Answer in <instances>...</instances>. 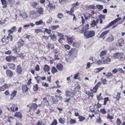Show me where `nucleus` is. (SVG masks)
<instances>
[{
  "label": "nucleus",
  "instance_id": "14",
  "mask_svg": "<svg viewBox=\"0 0 125 125\" xmlns=\"http://www.w3.org/2000/svg\"><path fill=\"white\" fill-rule=\"evenodd\" d=\"M76 9V8L75 7H72L71 9V10L70 11H66V12L68 14L71 15H73L72 14V13H73L74 11Z\"/></svg>",
  "mask_w": 125,
  "mask_h": 125
},
{
  "label": "nucleus",
  "instance_id": "24",
  "mask_svg": "<svg viewBox=\"0 0 125 125\" xmlns=\"http://www.w3.org/2000/svg\"><path fill=\"white\" fill-rule=\"evenodd\" d=\"M111 61V59L109 58H107L105 60L103 61L104 64H109Z\"/></svg>",
  "mask_w": 125,
  "mask_h": 125
},
{
  "label": "nucleus",
  "instance_id": "49",
  "mask_svg": "<svg viewBox=\"0 0 125 125\" xmlns=\"http://www.w3.org/2000/svg\"><path fill=\"white\" fill-rule=\"evenodd\" d=\"M34 32L38 34L39 32H42V31L40 29H36L35 30Z\"/></svg>",
  "mask_w": 125,
  "mask_h": 125
},
{
  "label": "nucleus",
  "instance_id": "64",
  "mask_svg": "<svg viewBox=\"0 0 125 125\" xmlns=\"http://www.w3.org/2000/svg\"><path fill=\"white\" fill-rule=\"evenodd\" d=\"M15 106V105L13 104L10 107V109L13 112L14 111V108Z\"/></svg>",
  "mask_w": 125,
  "mask_h": 125
},
{
  "label": "nucleus",
  "instance_id": "15",
  "mask_svg": "<svg viewBox=\"0 0 125 125\" xmlns=\"http://www.w3.org/2000/svg\"><path fill=\"white\" fill-rule=\"evenodd\" d=\"M17 92L16 91L14 90L12 92L11 95V96L10 98V99L12 100L13 98H14Z\"/></svg>",
  "mask_w": 125,
  "mask_h": 125
},
{
  "label": "nucleus",
  "instance_id": "28",
  "mask_svg": "<svg viewBox=\"0 0 125 125\" xmlns=\"http://www.w3.org/2000/svg\"><path fill=\"white\" fill-rule=\"evenodd\" d=\"M101 83L100 82H99L94 87V90H95V91H93L92 92L94 93L96 92V89H97L99 86L100 84Z\"/></svg>",
  "mask_w": 125,
  "mask_h": 125
},
{
  "label": "nucleus",
  "instance_id": "7",
  "mask_svg": "<svg viewBox=\"0 0 125 125\" xmlns=\"http://www.w3.org/2000/svg\"><path fill=\"white\" fill-rule=\"evenodd\" d=\"M123 54L121 53H115L113 54V57L115 59H117L119 58Z\"/></svg>",
  "mask_w": 125,
  "mask_h": 125
},
{
  "label": "nucleus",
  "instance_id": "35",
  "mask_svg": "<svg viewBox=\"0 0 125 125\" xmlns=\"http://www.w3.org/2000/svg\"><path fill=\"white\" fill-rule=\"evenodd\" d=\"M119 45L122 46L124 44V40L123 39H120L118 41Z\"/></svg>",
  "mask_w": 125,
  "mask_h": 125
},
{
  "label": "nucleus",
  "instance_id": "59",
  "mask_svg": "<svg viewBox=\"0 0 125 125\" xmlns=\"http://www.w3.org/2000/svg\"><path fill=\"white\" fill-rule=\"evenodd\" d=\"M64 41V39L63 38H60L58 40L59 42L61 43H62V42Z\"/></svg>",
  "mask_w": 125,
  "mask_h": 125
},
{
  "label": "nucleus",
  "instance_id": "21",
  "mask_svg": "<svg viewBox=\"0 0 125 125\" xmlns=\"http://www.w3.org/2000/svg\"><path fill=\"white\" fill-rule=\"evenodd\" d=\"M6 60L8 62H10L11 61V60L12 59H14L15 60L16 58L15 57H13V56H9L6 57Z\"/></svg>",
  "mask_w": 125,
  "mask_h": 125
},
{
  "label": "nucleus",
  "instance_id": "4",
  "mask_svg": "<svg viewBox=\"0 0 125 125\" xmlns=\"http://www.w3.org/2000/svg\"><path fill=\"white\" fill-rule=\"evenodd\" d=\"M77 52V51L75 49L72 48L69 51V55L70 56L71 55H74L75 54H76Z\"/></svg>",
  "mask_w": 125,
  "mask_h": 125
},
{
  "label": "nucleus",
  "instance_id": "3",
  "mask_svg": "<svg viewBox=\"0 0 125 125\" xmlns=\"http://www.w3.org/2000/svg\"><path fill=\"white\" fill-rule=\"evenodd\" d=\"M7 39H8V40L9 42V41H14L17 40L15 36L14 35L12 36L10 34H8V35L7 36Z\"/></svg>",
  "mask_w": 125,
  "mask_h": 125
},
{
  "label": "nucleus",
  "instance_id": "61",
  "mask_svg": "<svg viewBox=\"0 0 125 125\" xmlns=\"http://www.w3.org/2000/svg\"><path fill=\"white\" fill-rule=\"evenodd\" d=\"M93 63H90L89 62H88L87 64V67H86V69H88L90 67V66L92 65Z\"/></svg>",
  "mask_w": 125,
  "mask_h": 125
},
{
  "label": "nucleus",
  "instance_id": "2",
  "mask_svg": "<svg viewBox=\"0 0 125 125\" xmlns=\"http://www.w3.org/2000/svg\"><path fill=\"white\" fill-rule=\"evenodd\" d=\"M121 19V18L120 17L118 18L115 19L114 20L112 21L106 26L105 28H108L110 26H111L113 25L115 23L117 22L120 20Z\"/></svg>",
  "mask_w": 125,
  "mask_h": 125
},
{
  "label": "nucleus",
  "instance_id": "40",
  "mask_svg": "<svg viewBox=\"0 0 125 125\" xmlns=\"http://www.w3.org/2000/svg\"><path fill=\"white\" fill-rule=\"evenodd\" d=\"M104 103L103 104V105H105L106 104L107 102L109 100V98L108 97H106L104 99Z\"/></svg>",
  "mask_w": 125,
  "mask_h": 125
},
{
  "label": "nucleus",
  "instance_id": "9",
  "mask_svg": "<svg viewBox=\"0 0 125 125\" xmlns=\"http://www.w3.org/2000/svg\"><path fill=\"white\" fill-rule=\"evenodd\" d=\"M66 37L67 41L68 42V43L70 44H71L73 42V38L72 37H70L68 36H66Z\"/></svg>",
  "mask_w": 125,
  "mask_h": 125
},
{
  "label": "nucleus",
  "instance_id": "38",
  "mask_svg": "<svg viewBox=\"0 0 125 125\" xmlns=\"http://www.w3.org/2000/svg\"><path fill=\"white\" fill-rule=\"evenodd\" d=\"M35 24L36 25H39L43 24L42 21V20H40L38 21H37L35 22Z\"/></svg>",
  "mask_w": 125,
  "mask_h": 125
},
{
  "label": "nucleus",
  "instance_id": "25",
  "mask_svg": "<svg viewBox=\"0 0 125 125\" xmlns=\"http://www.w3.org/2000/svg\"><path fill=\"white\" fill-rule=\"evenodd\" d=\"M14 116L15 117H17V118H21L22 116L21 114L19 112H17L15 113Z\"/></svg>",
  "mask_w": 125,
  "mask_h": 125
},
{
  "label": "nucleus",
  "instance_id": "5",
  "mask_svg": "<svg viewBox=\"0 0 125 125\" xmlns=\"http://www.w3.org/2000/svg\"><path fill=\"white\" fill-rule=\"evenodd\" d=\"M49 4L46 6V8L48 10H52L53 9H54L55 8V6L54 5H53L52 3H50L49 2Z\"/></svg>",
  "mask_w": 125,
  "mask_h": 125
},
{
  "label": "nucleus",
  "instance_id": "50",
  "mask_svg": "<svg viewBox=\"0 0 125 125\" xmlns=\"http://www.w3.org/2000/svg\"><path fill=\"white\" fill-rule=\"evenodd\" d=\"M80 4V3H79L78 2H77L75 3L74 4H72V7H75L76 8V7L75 6H77L79 5V4Z\"/></svg>",
  "mask_w": 125,
  "mask_h": 125
},
{
  "label": "nucleus",
  "instance_id": "8",
  "mask_svg": "<svg viewBox=\"0 0 125 125\" xmlns=\"http://www.w3.org/2000/svg\"><path fill=\"white\" fill-rule=\"evenodd\" d=\"M37 10L38 13L41 14H43L44 10L41 7H39L37 8Z\"/></svg>",
  "mask_w": 125,
  "mask_h": 125
},
{
  "label": "nucleus",
  "instance_id": "20",
  "mask_svg": "<svg viewBox=\"0 0 125 125\" xmlns=\"http://www.w3.org/2000/svg\"><path fill=\"white\" fill-rule=\"evenodd\" d=\"M16 70L17 72L19 73H21L22 71L21 67L19 65L17 66Z\"/></svg>",
  "mask_w": 125,
  "mask_h": 125
},
{
  "label": "nucleus",
  "instance_id": "52",
  "mask_svg": "<svg viewBox=\"0 0 125 125\" xmlns=\"http://www.w3.org/2000/svg\"><path fill=\"white\" fill-rule=\"evenodd\" d=\"M35 78L36 79L37 83H39V81H40V80L41 79L40 77L39 76H37L36 77H35Z\"/></svg>",
  "mask_w": 125,
  "mask_h": 125
},
{
  "label": "nucleus",
  "instance_id": "10",
  "mask_svg": "<svg viewBox=\"0 0 125 125\" xmlns=\"http://www.w3.org/2000/svg\"><path fill=\"white\" fill-rule=\"evenodd\" d=\"M38 107V105L36 103L32 104L30 107V109H32L33 110H35Z\"/></svg>",
  "mask_w": 125,
  "mask_h": 125
},
{
  "label": "nucleus",
  "instance_id": "48",
  "mask_svg": "<svg viewBox=\"0 0 125 125\" xmlns=\"http://www.w3.org/2000/svg\"><path fill=\"white\" fill-rule=\"evenodd\" d=\"M38 85L37 84H35L34 85L33 89L34 91L38 90Z\"/></svg>",
  "mask_w": 125,
  "mask_h": 125
},
{
  "label": "nucleus",
  "instance_id": "58",
  "mask_svg": "<svg viewBox=\"0 0 125 125\" xmlns=\"http://www.w3.org/2000/svg\"><path fill=\"white\" fill-rule=\"evenodd\" d=\"M79 75V73H77L75 74L74 75V79H78V77Z\"/></svg>",
  "mask_w": 125,
  "mask_h": 125
},
{
  "label": "nucleus",
  "instance_id": "13",
  "mask_svg": "<svg viewBox=\"0 0 125 125\" xmlns=\"http://www.w3.org/2000/svg\"><path fill=\"white\" fill-rule=\"evenodd\" d=\"M84 17L85 19L86 20L90 19L91 18H94V16L93 15L88 14L84 15Z\"/></svg>",
  "mask_w": 125,
  "mask_h": 125
},
{
  "label": "nucleus",
  "instance_id": "44",
  "mask_svg": "<svg viewBox=\"0 0 125 125\" xmlns=\"http://www.w3.org/2000/svg\"><path fill=\"white\" fill-rule=\"evenodd\" d=\"M96 63L98 65H101L103 63V61H101L99 60L96 62Z\"/></svg>",
  "mask_w": 125,
  "mask_h": 125
},
{
  "label": "nucleus",
  "instance_id": "12",
  "mask_svg": "<svg viewBox=\"0 0 125 125\" xmlns=\"http://www.w3.org/2000/svg\"><path fill=\"white\" fill-rule=\"evenodd\" d=\"M9 87L7 84H4V85L0 87V91H3Z\"/></svg>",
  "mask_w": 125,
  "mask_h": 125
},
{
  "label": "nucleus",
  "instance_id": "53",
  "mask_svg": "<svg viewBox=\"0 0 125 125\" xmlns=\"http://www.w3.org/2000/svg\"><path fill=\"white\" fill-rule=\"evenodd\" d=\"M57 124V120L55 119H54L51 125H56Z\"/></svg>",
  "mask_w": 125,
  "mask_h": 125
},
{
  "label": "nucleus",
  "instance_id": "17",
  "mask_svg": "<svg viewBox=\"0 0 125 125\" xmlns=\"http://www.w3.org/2000/svg\"><path fill=\"white\" fill-rule=\"evenodd\" d=\"M8 65L9 67V68L14 70L15 68V64L11 63H9L7 64Z\"/></svg>",
  "mask_w": 125,
  "mask_h": 125
},
{
  "label": "nucleus",
  "instance_id": "19",
  "mask_svg": "<svg viewBox=\"0 0 125 125\" xmlns=\"http://www.w3.org/2000/svg\"><path fill=\"white\" fill-rule=\"evenodd\" d=\"M43 69L45 72H48L50 70V67L48 65L46 64L44 65Z\"/></svg>",
  "mask_w": 125,
  "mask_h": 125
},
{
  "label": "nucleus",
  "instance_id": "32",
  "mask_svg": "<svg viewBox=\"0 0 125 125\" xmlns=\"http://www.w3.org/2000/svg\"><path fill=\"white\" fill-rule=\"evenodd\" d=\"M1 2L2 5H6L5 6H2L3 8H6L7 7L6 5V0H1Z\"/></svg>",
  "mask_w": 125,
  "mask_h": 125
},
{
  "label": "nucleus",
  "instance_id": "63",
  "mask_svg": "<svg viewBox=\"0 0 125 125\" xmlns=\"http://www.w3.org/2000/svg\"><path fill=\"white\" fill-rule=\"evenodd\" d=\"M37 125H44L43 122L41 121L39 122L37 124Z\"/></svg>",
  "mask_w": 125,
  "mask_h": 125
},
{
  "label": "nucleus",
  "instance_id": "37",
  "mask_svg": "<svg viewBox=\"0 0 125 125\" xmlns=\"http://www.w3.org/2000/svg\"><path fill=\"white\" fill-rule=\"evenodd\" d=\"M65 96H70L72 94H71L70 91L67 90L66 92Z\"/></svg>",
  "mask_w": 125,
  "mask_h": 125
},
{
  "label": "nucleus",
  "instance_id": "45",
  "mask_svg": "<svg viewBox=\"0 0 125 125\" xmlns=\"http://www.w3.org/2000/svg\"><path fill=\"white\" fill-rule=\"evenodd\" d=\"M103 6L101 5H96V7L99 9H103Z\"/></svg>",
  "mask_w": 125,
  "mask_h": 125
},
{
  "label": "nucleus",
  "instance_id": "41",
  "mask_svg": "<svg viewBox=\"0 0 125 125\" xmlns=\"http://www.w3.org/2000/svg\"><path fill=\"white\" fill-rule=\"evenodd\" d=\"M48 48L51 49H52L54 48V45L52 44H48Z\"/></svg>",
  "mask_w": 125,
  "mask_h": 125
},
{
  "label": "nucleus",
  "instance_id": "57",
  "mask_svg": "<svg viewBox=\"0 0 125 125\" xmlns=\"http://www.w3.org/2000/svg\"><path fill=\"white\" fill-rule=\"evenodd\" d=\"M63 17V14L62 13H59L57 15V17L59 19H61Z\"/></svg>",
  "mask_w": 125,
  "mask_h": 125
},
{
  "label": "nucleus",
  "instance_id": "27",
  "mask_svg": "<svg viewBox=\"0 0 125 125\" xmlns=\"http://www.w3.org/2000/svg\"><path fill=\"white\" fill-rule=\"evenodd\" d=\"M49 97H51L53 103L55 104H56L59 102V101L57 99H55L54 96L49 95Z\"/></svg>",
  "mask_w": 125,
  "mask_h": 125
},
{
  "label": "nucleus",
  "instance_id": "46",
  "mask_svg": "<svg viewBox=\"0 0 125 125\" xmlns=\"http://www.w3.org/2000/svg\"><path fill=\"white\" fill-rule=\"evenodd\" d=\"M70 123L71 124H73L76 123V121L75 120L71 119L70 121Z\"/></svg>",
  "mask_w": 125,
  "mask_h": 125
},
{
  "label": "nucleus",
  "instance_id": "54",
  "mask_svg": "<svg viewBox=\"0 0 125 125\" xmlns=\"http://www.w3.org/2000/svg\"><path fill=\"white\" fill-rule=\"evenodd\" d=\"M89 27V25L88 24H87L86 25L83 27V28L85 31L87 30L88 29Z\"/></svg>",
  "mask_w": 125,
  "mask_h": 125
},
{
  "label": "nucleus",
  "instance_id": "34",
  "mask_svg": "<svg viewBox=\"0 0 125 125\" xmlns=\"http://www.w3.org/2000/svg\"><path fill=\"white\" fill-rule=\"evenodd\" d=\"M96 24L97 23L95 20H93L91 21V23L90 24V25L92 27H94L95 26Z\"/></svg>",
  "mask_w": 125,
  "mask_h": 125
},
{
  "label": "nucleus",
  "instance_id": "31",
  "mask_svg": "<svg viewBox=\"0 0 125 125\" xmlns=\"http://www.w3.org/2000/svg\"><path fill=\"white\" fill-rule=\"evenodd\" d=\"M104 69V67H101L95 69L94 70V72L96 73H98Z\"/></svg>",
  "mask_w": 125,
  "mask_h": 125
},
{
  "label": "nucleus",
  "instance_id": "36",
  "mask_svg": "<svg viewBox=\"0 0 125 125\" xmlns=\"http://www.w3.org/2000/svg\"><path fill=\"white\" fill-rule=\"evenodd\" d=\"M43 100L44 101V103L47 106L49 105V103L48 101L47 100V98L45 97L43 99Z\"/></svg>",
  "mask_w": 125,
  "mask_h": 125
},
{
  "label": "nucleus",
  "instance_id": "43",
  "mask_svg": "<svg viewBox=\"0 0 125 125\" xmlns=\"http://www.w3.org/2000/svg\"><path fill=\"white\" fill-rule=\"evenodd\" d=\"M78 119L80 121L82 122L85 119V118L84 117L80 116L79 117Z\"/></svg>",
  "mask_w": 125,
  "mask_h": 125
},
{
  "label": "nucleus",
  "instance_id": "56",
  "mask_svg": "<svg viewBox=\"0 0 125 125\" xmlns=\"http://www.w3.org/2000/svg\"><path fill=\"white\" fill-rule=\"evenodd\" d=\"M18 46V47L20 48L23 45V44L20 42H19L17 43Z\"/></svg>",
  "mask_w": 125,
  "mask_h": 125
},
{
  "label": "nucleus",
  "instance_id": "47",
  "mask_svg": "<svg viewBox=\"0 0 125 125\" xmlns=\"http://www.w3.org/2000/svg\"><path fill=\"white\" fill-rule=\"evenodd\" d=\"M73 47H77L79 46V43L76 42H74L73 44Z\"/></svg>",
  "mask_w": 125,
  "mask_h": 125
},
{
  "label": "nucleus",
  "instance_id": "23",
  "mask_svg": "<svg viewBox=\"0 0 125 125\" xmlns=\"http://www.w3.org/2000/svg\"><path fill=\"white\" fill-rule=\"evenodd\" d=\"M6 74L9 77H11L13 74L12 71L10 70H7L6 71Z\"/></svg>",
  "mask_w": 125,
  "mask_h": 125
},
{
  "label": "nucleus",
  "instance_id": "18",
  "mask_svg": "<svg viewBox=\"0 0 125 125\" xmlns=\"http://www.w3.org/2000/svg\"><path fill=\"white\" fill-rule=\"evenodd\" d=\"M120 94L119 93H117L116 94L114 95L113 97L114 99H116L117 101H119L121 97H120Z\"/></svg>",
  "mask_w": 125,
  "mask_h": 125
},
{
  "label": "nucleus",
  "instance_id": "22",
  "mask_svg": "<svg viewBox=\"0 0 125 125\" xmlns=\"http://www.w3.org/2000/svg\"><path fill=\"white\" fill-rule=\"evenodd\" d=\"M107 52V51L106 50L102 51L100 53L99 56L100 57H101V58L103 59L104 57H103L105 55Z\"/></svg>",
  "mask_w": 125,
  "mask_h": 125
},
{
  "label": "nucleus",
  "instance_id": "55",
  "mask_svg": "<svg viewBox=\"0 0 125 125\" xmlns=\"http://www.w3.org/2000/svg\"><path fill=\"white\" fill-rule=\"evenodd\" d=\"M114 118L113 116L110 115L109 114H108L107 117V119L112 120Z\"/></svg>",
  "mask_w": 125,
  "mask_h": 125
},
{
  "label": "nucleus",
  "instance_id": "39",
  "mask_svg": "<svg viewBox=\"0 0 125 125\" xmlns=\"http://www.w3.org/2000/svg\"><path fill=\"white\" fill-rule=\"evenodd\" d=\"M5 21L6 20L1 19V20H0V24L1 25H5Z\"/></svg>",
  "mask_w": 125,
  "mask_h": 125
},
{
  "label": "nucleus",
  "instance_id": "11",
  "mask_svg": "<svg viewBox=\"0 0 125 125\" xmlns=\"http://www.w3.org/2000/svg\"><path fill=\"white\" fill-rule=\"evenodd\" d=\"M22 89L23 92L24 93L28 91L29 88L26 85H24L22 86Z\"/></svg>",
  "mask_w": 125,
  "mask_h": 125
},
{
  "label": "nucleus",
  "instance_id": "42",
  "mask_svg": "<svg viewBox=\"0 0 125 125\" xmlns=\"http://www.w3.org/2000/svg\"><path fill=\"white\" fill-rule=\"evenodd\" d=\"M12 50L15 52L17 53L18 52H19L20 51V48L18 47H16L13 49Z\"/></svg>",
  "mask_w": 125,
  "mask_h": 125
},
{
  "label": "nucleus",
  "instance_id": "6",
  "mask_svg": "<svg viewBox=\"0 0 125 125\" xmlns=\"http://www.w3.org/2000/svg\"><path fill=\"white\" fill-rule=\"evenodd\" d=\"M109 31V30H107L103 32L100 36V38H102L103 40L104 39L106 38L105 35Z\"/></svg>",
  "mask_w": 125,
  "mask_h": 125
},
{
  "label": "nucleus",
  "instance_id": "30",
  "mask_svg": "<svg viewBox=\"0 0 125 125\" xmlns=\"http://www.w3.org/2000/svg\"><path fill=\"white\" fill-rule=\"evenodd\" d=\"M7 37L4 36V37L1 39V41L3 43H5L8 42V40Z\"/></svg>",
  "mask_w": 125,
  "mask_h": 125
},
{
  "label": "nucleus",
  "instance_id": "62",
  "mask_svg": "<svg viewBox=\"0 0 125 125\" xmlns=\"http://www.w3.org/2000/svg\"><path fill=\"white\" fill-rule=\"evenodd\" d=\"M112 75V73H108L106 75L107 78H109L110 76Z\"/></svg>",
  "mask_w": 125,
  "mask_h": 125
},
{
  "label": "nucleus",
  "instance_id": "26",
  "mask_svg": "<svg viewBox=\"0 0 125 125\" xmlns=\"http://www.w3.org/2000/svg\"><path fill=\"white\" fill-rule=\"evenodd\" d=\"M56 68L58 69L59 71H61L63 69V66L62 64H58L56 66Z\"/></svg>",
  "mask_w": 125,
  "mask_h": 125
},
{
  "label": "nucleus",
  "instance_id": "60",
  "mask_svg": "<svg viewBox=\"0 0 125 125\" xmlns=\"http://www.w3.org/2000/svg\"><path fill=\"white\" fill-rule=\"evenodd\" d=\"M50 36L52 40L55 41L56 40V37L54 35H50Z\"/></svg>",
  "mask_w": 125,
  "mask_h": 125
},
{
  "label": "nucleus",
  "instance_id": "29",
  "mask_svg": "<svg viewBox=\"0 0 125 125\" xmlns=\"http://www.w3.org/2000/svg\"><path fill=\"white\" fill-rule=\"evenodd\" d=\"M51 72L52 73L54 74L55 73L57 72L58 70L54 67H53L51 68Z\"/></svg>",
  "mask_w": 125,
  "mask_h": 125
},
{
  "label": "nucleus",
  "instance_id": "51",
  "mask_svg": "<svg viewBox=\"0 0 125 125\" xmlns=\"http://www.w3.org/2000/svg\"><path fill=\"white\" fill-rule=\"evenodd\" d=\"M116 123L117 125H120L121 124V122L119 118H117L116 121Z\"/></svg>",
  "mask_w": 125,
  "mask_h": 125
},
{
  "label": "nucleus",
  "instance_id": "33",
  "mask_svg": "<svg viewBox=\"0 0 125 125\" xmlns=\"http://www.w3.org/2000/svg\"><path fill=\"white\" fill-rule=\"evenodd\" d=\"M20 15L21 16L23 19H25L28 17L27 14L25 12L23 13L22 14H20Z\"/></svg>",
  "mask_w": 125,
  "mask_h": 125
},
{
  "label": "nucleus",
  "instance_id": "1",
  "mask_svg": "<svg viewBox=\"0 0 125 125\" xmlns=\"http://www.w3.org/2000/svg\"><path fill=\"white\" fill-rule=\"evenodd\" d=\"M84 35L86 39H89L95 36V32L94 30L86 31L84 32Z\"/></svg>",
  "mask_w": 125,
  "mask_h": 125
},
{
  "label": "nucleus",
  "instance_id": "16",
  "mask_svg": "<svg viewBox=\"0 0 125 125\" xmlns=\"http://www.w3.org/2000/svg\"><path fill=\"white\" fill-rule=\"evenodd\" d=\"M114 40L113 37L112 35H111L109 37L106 39V41L109 42H111L113 41Z\"/></svg>",
  "mask_w": 125,
  "mask_h": 125
}]
</instances>
